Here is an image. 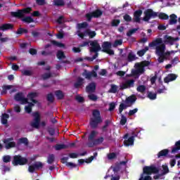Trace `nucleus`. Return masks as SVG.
<instances>
[{
    "label": "nucleus",
    "mask_w": 180,
    "mask_h": 180,
    "mask_svg": "<svg viewBox=\"0 0 180 180\" xmlns=\"http://www.w3.org/2000/svg\"><path fill=\"white\" fill-rule=\"evenodd\" d=\"M179 37H171L168 34L164 36L163 41L162 38H157L152 42L148 44V46H165V44H170L172 46L175 41H178Z\"/></svg>",
    "instance_id": "nucleus-1"
},
{
    "label": "nucleus",
    "mask_w": 180,
    "mask_h": 180,
    "mask_svg": "<svg viewBox=\"0 0 180 180\" xmlns=\"http://www.w3.org/2000/svg\"><path fill=\"white\" fill-rule=\"evenodd\" d=\"M155 51L157 56H158V61L160 63H164V61L167 60H171L169 57L172 53H175L174 51H166V46H156Z\"/></svg>",
    "instance_id": "nucleus-2"
},
{
    "label": "nucleus",
    "mask_w": 180,
    "mask_h": 180,
    "mask_svg": "<svg viewBox=\"0 0 180 180\" xmlns=\"http://www.w3.org/2000/svg\"><path fill=\"white\" fill-rule=\"evenodd\" d=\"M151 63L148 60H143L141 63H136L135 64V70L132 71V75L135 79H139L141 74L146 72V67H148Z\"/></svg>",
    "instance_id": "nucleus-3"
},
{
    "label": "nucleus",
    "mask_w": 180,
    "mask_h": 180,
    "mask_svg": "<svg viewBox=\"0 0 180 180\" xmlns=\"http://www.w3.org/2000/svg\"><path fill=\"white\" fill-rule=\"evenodd\" d=\"M93 117L91 119V129H97L98 126L103 122L102 117L101 116V111L96 109L92 112Z\"/></svg>",
    "instance_id": "nucleus-4"
},
{
    "label": "nucleus",
    "mask_w": 180,
    "mask_h": 180,
    "mask_svg": "<svg viewBox=\"0 0 180 180\" xmlns=\"http://www.w3.org/2000/svg\"><path fill=\"white\" fill-rule=\"evenodd\" d=\"M28 162L27 158L22 157L20 155H17L13 156L12 164L16 167L18 165H26Z\"/></svg>",
    "instance_id": "nucleus-5"
},
{
    "label": "nucleus",
    "mask_w": 180,
    "mask_h": 180,
    "mask_svg": "<svg viewBox=\"0 0 180 180\" xmlns=\"http://www.w3.org/2000/svg\"><path fill=\"white\" fill-rule=\"evenodd\" d=\"M88 26V23L86 22H82L80 24H77V35L81 37V39H84V37H86L88 36L89 38H91V32L86 31V32H82V29H84V27H86Z\"/></svg>",
    "instance_id": "nucleus-6"
},
{
    "label": "nucleus",
    "mask_w": 180,
    "mask_h": 180,
    "mask_svg": "<svg viewBox=\"0 0 180 180\" xmlns=\"http://www.w3.org/2000/svg\"><path fill=\"white\" fill-rule=\"evenodd\" d=\"M33 116L34 119L30 123V125L32 127V129H37L39 130V129H40V122L41 120L40 113H39V112H34Z\"/></svg>",
    "instance_id": "nucleus-7"
},
{
    "label": "nucleus",
    "mask_w": 180,
    "mask_h": 180,
    "mask_svg": "<svg viewBox=\"0 0 180 180\" xmlns=\"http://www.w3.org/2000/svg\"><path fill=\"white\" fill-rule=\"evenodd\" d=\"M144 18L143 20L144 22H148L150 19H154L155 18H157L158 16V13L155 12L151 8H148L146 11H144Z\"/></svg>",
    "instance_id": "nucleus-8"
},
{
    "label": "nucleus",
    "mask_w": 180,
    "mask_h": 180,
    "mask_svg": "<svg viewBox=\"0 0 180 180\" xmlns=\"http://www.w3.org/2000/svg\"><path fill=\"white\" fill-rule=\"evenodd\" d=\"M143 172L146 175H151V174H158L160 170L155 166H145Z\"/></svg>",
    "instance_id": "nucleus-9"
},
{
    "label": "nucleus",
    "mask_w": 180,
    "mask_h": 180,
    "mask_svg": "<svg viewBox=\"0 0 180 180\" xmlns=\"http://www.w3.org/2000/svg\"><path fill=\"white\" fill-rule=\"evenodd\" d=\"M32 11V8H24L22 10H20L17 12H13L11 13V15L13 16H15V18H23L25 15L30 13Z\"/></svg>",
    "instance_id": "nucleus-10"
},
{
    "label": "nucleus",
    "mask_w": 180,
    "mask_h": 180,
    "mask_svg": "<svg viewBox=\"0 0 180 180\" xmlns=\"http://www.w3.org/2000/svg\"><path fill=\"white\" fill-rule=\"evenodd\" d=\"M14 99L17 102H20L22 105H26V103H28L27 98H25L23 93L22 92L17 93L14 96Z\"/></svg>",
    "instance_id": "nucleus-11"
},
{
    "label": "nucleus",
    "mask_w": 180,
    "mask_h": 180,
    "mask_svg": "<svg viewBox=\"0 0 180 180\" xmlns=\"http://www.w3.org/2000/svg\"><path fill=\"white\" fill-rule=\"evenodd\" d=\"M4 143L6 144V150L16 147V142L13 141V138L12 137L4 139Z\"/></svg>",
    "instance_id": "nucleus-12"
},
{
    "label": "nucleus",
    "mask_w": 180,
    "mask_h": 180,
    "mask_svg": "<svg viewBox=\"0 0 180 180\" xmlns=\"http://www.w3.org/2000/svg\"><path fill=\"white\" fill-rule=\"evenodd\" d=\"M134 79H128L122 83V85H120V89H129V88L134 87Z\"/></svg>",
    "instance_id": "nucleus-13"
},
{
    "label": "nucleus",
    "mask_w": 180,
    "mask_h": 180,
    "mask_svg": "<svg viewBox=\"0 0 180 180\" xmlns=\"http://www.w3.org/2000/svg\"><path fill=\"white\" fill-rule=\"evenodd\" d=\"M43 168V163L41 162H35L34 164L30 165L28 167L29 172L33 173L36 169Z\"/></svg>",
    "instance_id": "nucleus-14"
},
{
    "label": "nucleus",
    "mask_w": 180,
    "mask_h": 180,
    "mask_svg": "<svg viewBox=\"0 0 180 180\" xmlns=\"http://www.w3.org/2000/svg\"><path fill=\"white\" fill-rule=\"evenodd\" d=\"M141 15H143L142 10H136L134 13V18L132 19L133 22L136 23H140L141 22Z\"/></svg>",
    "instance_id": "nucleus-15"
},
{
    "label": "nucleus",
    "mask_w": 180,
    "mask_h": 180,
    "mask_svg": "<svg viewBox=\"0 0 180 180\" xmlns=\"http://www.w3.org/2000/svg\"><path fill=\"white\" fill-rule=\"evenodd\" d=\"M37 96H39V94L36 92H30L28 93L26 99H27V101H31L32 103H37V100L34 99L35 98H37Z\"/></svg>",
    "instance_id": "nucleus-16"
},
{
    "label": "nucleus",
    "mask_w": 180,
    "mask_h": 180,
    "mask_svg": "<svg viewBox=\"0 0 180 180\" xmlns=\"http://www.w3.org/2000/svg\"><path fill=\"white\" fill-rule=\"evenodd\" d=\"M176 78H178V75H176L174 73H170L166 77L164 78V82L165 84H168L169 82L175 81V79H176Z\"/></svg>",
    "instance_id": "nucleus-17"
},
{
    "label": "nucleus",
    "mask_w": 180,
    "mask_h": 180,
    "mask_svg": "<svg viewBox=\"0 0 180 180\" xmlns=\"http://www.w3.org/2000/svg\"><path fill=\"white\" fill-rule=\"evenodd\" d=\"M136 101H137V97L135 95H131L125 99V104L131 105H131L135 103Z\"/></svg>",
    "instance_id": "nucleus-18"
},
{
    "label": "nucleus",
    "mask_w": 180,
    "mask_h": 180,
    "mask_svg": "<svg viewBox=\"0 0 180 180\" xmlns=\"http://www.w3.org/2000/svg\"><path fill=\"white\" fill-rule=\"evenodd\" d=\"M103 51L109 54V56H113L115 54V51L112 50V46H103Z\"/></svg>",
    "instance_id": "nucleus-19"
},
{
    "label": "nucleus",
    "mask_w": 180,
    "mask_h": 180,
    "mask_svg": "<svg viewBox=\"0 0 180 180\" xmlns=\"http://www.w3.org/2000/svg\"><path fill=\"white\" fill-rule=\"evenodd\" d=\"M103 15V12L100 9H96V11L91 13V18H101Z\"/></svg>",
    "instance_id": "nucleus-20"
},
{
    "label": "nucleus",
    "mask_w": 180,
    "mask_h": 180,
    "mask_svg": "<svg viewBox=\"0 0 180 180\" xmlns=\"http://www.w3.org/2000/svg\"><path fill=\"white\" fill-rule=\"evenodd\" d=\"M105 139L103 137H100L96 139L91 140V146H98V144H102L104 141Z\"/></svg>",
    "instance_id": "nucleus-21"
},
{
    "label": "nucleus",
    "mask_w": 180,
    "mask_h": 180,
    "mask_svg": "<svg viewBox=\"0 0 180 180\" xmlns=\"http://www.w3.org/2000/svg\"><path fill=\"white\" fill-rule=\"evenodd\" d=\"M84 85V79L81 77H77L76 82L74 84L75 88L78 89L79 86H82Z\"/></svg>",
    "instance_id": "nucleus-22"
},
{
    "label": "nucleus",
    "mask_w": 180,
    "mask_h": 180,
    "mask_svg": "<svg viewBox=\"0 0 180 180\" xmlns=\"http://www.w3.org/2000/svg\"><path fill=\"white\" fill-rule=\"evenodd\" d=\"M180 150V141L175 143L174 146L172 148V154H176Z\"/></svg>",
    "instance_id": "nucleus-23"
},
{
    "label": "nucleus",
    "mask_w": 180,
    "mask_h": 180,
    "mask_svg": "<svg viewBox=\"0 0 180 180\" xmlns=\"http://www.w3.org/2000/svg\"><path fill=\"white\" fill-rule=\"evenodd\" d=\"M124 144L127 147L129 146H134V136H130L127 140L124 141Z\"/></svg>",
    "instance_id": "nucleus-24"
},
{
    "label": "nucleus",
    "mask_w": 180,
    "mask_h": 180,
    "mask_svg": "<svg viewBox=\"0 0 180 180\" xmlns=\"http://www.w3.org/2000/svg\"><path fill=\"white\" fill-rule=\"evenodd\" d=\"M170 20H169V24L170 25H176L178 22V16L175 14H172L169 15Z\"/></svg>",
    "instance_id": "nucleus-25"
},
{
    "label": "nucleus",
    "mask_w": 180,
    "mask_h": 180,
    "mask_svg": "<svg viewBox=\"0 0 180 180\" xmlns=\"http://www.w3.org/2000/svg\"><path fill=\"white\" fill-rule=\"evenodd\" d=\"M82 139H84L85 140H86V139H88V143H87V146L90 148L91 147V132L89 131H86L84 133V134L82 136Z\"/></svg>",
    "instance_id": "nucleus-26"
},
{
    "label": "nucleus",
    "mask_w": 180,
    "mask_h": 180,
    "mask_svg": "<svg viewBox=\"0 0 180 180\" xmlns=\"http://www.w3.org/2000/svg\"><path fill=\"white\" fill-rule=\"evenodd\" d=\"M169 153V150L163 149L158 153V158H161V157H167Z\"/></svg>",
    "instance_id": "nucleus-27"
},
{
    "label": "nucleus",
    "mask_w": 180,
    "mask_h": 180,
    "mask_svg": "<svg viewBox=\"0 0 180 180\" xmlns=\"http://www.w3.org/2000/svg\"><path fill=\"white\" fill-rule=\"evenodd\" d=\"M3 89L1 91V95H6L8 90L12 89L13 88V85H4L3 86Z\"/></svg>",
    "instance_id": "nucleus-28"
},
{
    "label": "nucleus",
    "mask_w": 180,
    "mask_h": 180,
    "mask_svg": "<svg viewBox=\"0 0 180 180\" xmlns=\"http://www.w3.org/2000/svg\"><path fill=\"white\" fill-rule=\"evenodd\" d=\"M8 119H9V115L7 114L6 112H4V114H2L1 118V123L3 124H8Z\"/></svg>",
    "instance_id": "nucleus-29"
},
{
    "label": "nucleus",
    "mask_w": 180,
    "mask_h": 180,
    "mask_svg": "<svg viewBox=\"0 0 180 180\" xmlns=\"http://www.w3.org/2000/svg\"><path fill=\"white\" fill-rule=\"evenodd\" d=\"M147 98L150 101H155L157 99V93H153L152 91L147 92Z\"/></svg>",
    "instance_id": "nucleus-30"
},
{
    "label": "nucleus",
    "mask_w": 180,
    "mask_h": 180,
    "mask_svg": "<svg viewBox=\"0 0 180 180\" xmlns=\"http://www.w3.org/2000/svg\"><path fill=\"white\" fill-rule=\"evenodd\" d=\"M55 95L59 101H61V99H64V93H63V91L61 90H57L55 91Z\"/></svg>",
    "instance_id": "nucleus-31"
},
{
    "label": "nucleus",
    "mask_w": 180,
    "mask_h": 180,
    "mask_svg": "<svg viewBox=\"0 0 180 180\" xmlns=\"http://www.w3.org/2000/svg\"><path fill=\"white\" fill-rule=\"evenodd\" d=\"M54 148L56 151H60V150H65V148H68V146L65 144H56L54 146Z\"/></svg>",
    "instance_id": "nucleus-32"
},
{
    "label": "nucleus",
    "mask_w": 180,
    "mask_h": 180,
    "mask_svg": "<svg viewBox=\"0 0 180 180\" xmlns=\"http://www.w3.org/2000/svg\"><path fill=\"white\" fill-rule=\"evenodd\" d=\"M54 161H56V155H54V154L49 155L47 158V163L51 165Z\"/></svg>",
    "instance_id": "nucleus-33"
},
{
    "label": "nucleus",
    "mask_w": 180,
    "mask_h": 180,
    "mask_svg": "<svg viewBox=\"0 0 180 180\" xmlns=\"http://www.w3.org/2000/svg\"><path fill=\"white\" fill-rule=\"evenodd\" d=\"M131 105H127L122 103L119 106V113H122L124 109H127V108H130Z\"/></svg>",
    "instance_id": "nucleus-34"
},
{
    "label": "nucleus",
    "mask_w": 180,
    "mask_h": 180,
    "mask_svg": "<svg viewBox=\"0 0 180 180\" xmlns=\"http://www.w3.org/2000/svg\"><path fill=\"white\" fill-rule=\"evenodd\" d=\"M158 18L162 20H168V19H169V16L167 15L165 13H160L158 14Z\"/></svg>",
    "instance_id": "nucleus-35"
},
{
    "label": "nucleus",
    "mask_w": 180,
    "mask_h": 180,
    "mask_svg": "<svg viewBox=\"0 0 180 180\" xmlns=\"http://www.w3.org/2000/svg\"><path fill=\"white\" fill-rule=\"evenodd\" d=\"M147 51H148V46H146L143 49L138 51L137 54L139 56V57H143V56H144Z\"/></svg>",
    "instance_id": "nucleus-36"
},
{
    "label": "nucleus",
    "mask_w": 180,
    "mask_h": 180,
    "mask_svg": "<svg viewBox=\"0 0 180 180\" xmlns=\"http://www.w3.org/2000/svg\"><path fill=\"white\" fill-rule=\"evenodd\" d=\"M56 57L58 60H63V58H65V54L63 51H58Z\"/></svg>",
    "instance_id": "nucleus-37"
},
{
    "label": "nucleus",
    "mask_w": 180,
    "mask_h": 180,
    "mask_svg": "<svg viewBox=\"0 0 180 180\" xmlns=\"http://www.w3.org/2000/svg\"><path fill=\"white\" fill-rule=\"evenodd\" d=\"M101 46H91V54H94V53H98L99 50H101Z\"/></svg>",
    "instance_id": "nucleus-38"
},
{
    "label": "nucleus",
    "mask_w": 180,
    "mask_h": 180,
    "mask_svg": "<svg viewBox=\"0 0 180 180\" xmlns=\"http://www.w3.org/2000/svg\"><path fill=\"white\" fill-rule=\"evenodd\" d=\"M119 87L115 84H111V88L109 90L110 94H116Z\"/></svg>",
    "instance_id": "nucleus-39"
},
{
    "label": "nucleus",
    "mask_w": 180,
    "mask_h": 180,
    "mask_svg": "<svg viewBox=\"0 0 180 180\" xmlns=\"http://www.w3.org/2000/svg\"><path fill=\"white\" fill-rule=\"evenodd\" d=\"M18 144H25V146H27V144H29V140H27V138H20L18 139Z\"/></svg>",
    "instance_id": "nucleus-40"
},
{
    "label": "nucleus",
    "mask_w": 180,
    "mask_h": 180,
    "mask_svg": "<svg viewBox=\"0 0 180 180\" xmlns=\"http://www.w3.org/2000/svg\"><path fill=\"white\" fill-rule=\"evenodd\" d=\"M146 86L145 85H139L136 88L137 92H141V94H144L146 92Z\"/></svg>",
    "instance_id": "nucleus-41"
},
{
    "label": "nucleus",
    "mask_w": 180,
    "mask_h": 180,
    "mask_svg": "<svg viewBox=\"0 0 180 180\" xmlns=\"http://www.w3.org/2000/svg\"><path fill=\"white\" fill-rule=\"evenodd\" d=\"M12 25L11 24H4L0 27L1 30H9V29H12Z\"/></svg>",
    "instance_id": "nucleus-42"
},
{
    "label": "nucleus",
    "mask_w": 180,
    "mask_h": 180,
    "mask_svg": "<svg viewBox=\"0 0 180 180\" xmlns=\"http://www.w3.org/2000/svg\"><path fill=\"white\" fill-rule=\"evenodd\" d=\"M82 77H84L86 79H91V72L84 70V72L82 74Z\"/></svg>",
    "instance_id": "nucleus-43"
},
{
    "label": "nucleus",
    "mask_w": 180,
    "mask_h": 180,
    "mask_svg": "<svg viewBox=\"0 0 180 180\" xmlns=\"http://www.w3.org/2000/svg\"><path fill=\"white\" fill-rule=\"evenodd\" d=\"M46 99L48 102L53 103V102H54V95H53L52 93L49 94L46 96Z\"/></svg>",
    "instance_id": "nucleus-44"
},
{
    "label": "nucleus",
    "mask_w": 180,
    "mask_h": 180,
    "mask_svg": "<svg viewBox=\"0 0 180 180\" xmlns=\"http://www.w3.org/2000/svg\"><path fill=\"white\" fill-rule=\"evenodd\" d=\"M136 60V55L133 54L132 53H129L128 54L127 60L129 62L134 61Z\"/></svg>",
    "instance_id": "nucleus-45"
},
{
    "label": "nucleus",
    "mask_w": 180,
    "mask_h": 180,
    "mask_svg": "<svg viewBox=\"0 0 180 180\" xmlns=\"http://www.w3.org/2000/svg\"><path fill=\"white\" fill-rule=\"evenodd\" d=\"M126 123H127V118L124 115H121L120 124L124 126Z\"/></svg>",
    "instance_id": "nucleus-46"
},
{
    "label": "nucleus",
    "mask_w": 180,
    "mask_h": 180,
    "mask_svg": "<svg viewBox=\"0 0 180 180\" xmlns=\"http://www.w3.org/2000/svg\"><path fill=\"white\" fill-rule=\"evenodd\" d=\"M98 100L99 97L96 94L91 93V101H92V102H97Z\"/></svg>",
    "instance_id": "nucleus-47"
},
{
    "label": "nucleus",
    "mask_w": 180,
    "mask_h": 180,
    "mask_svg": "<svg viewBox=\"0 0 180 180\" xmlns=\"http://www.w3.org/2000/svg\"><path fill=\"white\" fill-rule=\"evenodd\" d=\"M123 19L124 20H125V22H131V20H133V18H131V16H130V15L129 14H125L123 16Z\"/></svg>",
    "instance_id": "nucleus-48"
},
{
    "label": "nucleus",
    "mask_w": 180,
    "mask_h": 180,
    "mask_svg": "<svg viewBox=\"0 0 180 180\" xmlns=\"http://www.w3.org/2000/svg\"><path fill=\"white\" fill-rule=\"evenodd\" d=\"M53 4H54V5H56V6H63V5H64V1L63 0H54Z\"/></svg>",
    "instance_id": "nucleus-49"
},
{
    "label": "nucleus",
    "mask_w": 180,
    "mask_h": 180,
    "mask_svg": "<svg viewBox=\"0 0 180 180\" xmlns=\"http://www.w3.org/2000/svg\"><path fill=\"white\" fill-rule=\"evenodd\" d=\"M137 30H139V28H134V29L130 30L127 33V36H128V37H130V36H131L132 34H134V33H136L137 32Z\"/></svg>",
    "instance_id": "nucleus-50"
},
{
    "label": "nucleus",
    "mask_w": 180,
    "mask_h": 180,
    "mask_svg": "<svg viewBox=\"0 0 180 180\" xmlns=\"http://www.w3.org/2000/svg\"><path fill=\"white\" fill-rule=\"evenodd\" d=\"M22 22H26V23H32L34 22V20L32 17H25L22 18Z\"/></svg>",
    "instance_id": "nucleus-51"
},
{
    "label": "nucleus",
    "mask_w": 180,
    "mask_h": 180,
    "mask_svg": "<svg viewBox=\"0 0 180 180\" xmlns=\"http://www.w3.org/2000/svg\"><path fill=\"white\" fill-rule=\"evenodd\" d=\"M162 175H166L169 172V168H168L167 165H162Z\"/></svg>",
    "instance_id": "nucleus-52"
},
{
    "label": "nucleus",
    "mask_w": 180,
    "mask_h": 180,
    "mask_svg": "<svg viewBox=\"0 0 180 180\" xmlns=\"http://www.w3.org/2000/svg\"><path fill=\"white\" fill-rule=\"evenodd\" d=\"M42 79L46 81V79H49V78H51V73H44L41 75Z\"/></svg>",
    "instance_id": "nucleus-53"
},
{
    "label": "nucleus",
    "mask_w": 180,
    "mask_h": 180,
    "mask_svg": "<svg viewBox=\"0 0 180 180\" xmlns=\"http://www.w3.org/2000/svg\"><path fill=\"white\" fill-rule=\"evenodd\" d=\"M109 109H108V110L110 111V112H112V111H113V110H115V108H116V103H115V102H112V103H110V104H109Z\"/></svg>",
    "instance_id": "nucleus-54"
},
{
    "label": "nucleus",
    "mask_w": 180,
    "mask_h": 180,
    "mask_svg": "<svg viewBox=\"0 0 180 180\" xmlns=\"http://www.w3.org/2000/svg\"><path fill=\"white\" fill-rule=\"evenodd\" d=\"M117 158V155L115 153H110L108 155V160H115V158Z\"/></svg>",
    "instance_id": "nucleus-55"
},
{
    "label": "nucleus",
    "mask_w": 180,
    "mask_h": 180,
    "mask_svg": "<svg viewBox=\"0 0 180 180\" xmlns=\"http://www.w3.org/2000/svg\"><path fill=\"white\" fill-rule=\"evenodd\" d=\"M96 91V84L95 82L91 83V94H94Z\"/></svg>",
    "instance_id": "nucleus-56"
},
{
    "label": "nucleus",
    "mask_w": 180,
    "mask_h": 180,
    "mask_svg": "<svg viewBox=\"0 0 180 180\" xmlns=\"http://www.w3.org/2000/svg\"><path fill=\"white\" fill-rule=\"evenodd\" d=\"M86 91L88 92V98L91 100V83H89L87 86L86 87Z\"/></svg>",
    "instance_id": "nucleus-57"
},
{
    "label": "nucleus",
    "mask_w": 180,
    "mask_h": 180,
    "mask_svg": "<svg viewBox=\"0 0 180 180\" xmlns=\"http://www.w3.org/2000/svg\"><path fill=\"white\" fill-rule=\"evenodd\" d=\"M22 75H25V77H30L32 75V71L25 70L22 71Z\"/></svg>",
    "instance_id": "nucleus-58"
},
{
    "label": "nucleus",
    "mask_w": 180,
    "mask_h": 180,
    "mask_svg": "<svg viewBox=\"0 0 180 180\" xmlns=\"http://www.w3.org/2000/svg\"><path fill=\"white\" fill-rule=\"evenodd\" d=\"M123 44V39H116L113 46H122Z\"/></svg>",
    "instance_id": "nucleus-59"
},
{
    "label": "nucleus",
    "mask_w": 180,
    "mask_h": 180,
    "mask_svg": "<svg viewBox=\"0 0 180 180\" xmlns=\"http://www.w3.org/2000/svg\"><path fill=\"white\" fill-rule=\"evenodd\" d=\"M3 161H4V162H6V163L11 162V156L4 155L3 157Z\"/></svg>",
    "instance_id": "nucleus-60"
},
{
    "label": "nucleus",
    "mask_w": 180,
    "mask_h": 180,
    "mask_svg": "<svg viewBox=\"0 0 180 180\" xmlns=\"http://www.w3.org/2000/svg\"><path fill=\"white\" fill-rule=\"evenodd\" d=\"M139 112V109L134 108V110H130L128 115L129 116H133L135 113H137Z\"/></svg>",
    "instance_id": "nucleus-61"
},
{
    "label": "nucleus",
    "mask_w": 180,
    "mask_h": 180,
    "mask_svg": "<svg viewBox=\"0 0 180 180\" xmlns=\"http://www.w3.org/2000/svg\"><path fill=\"white\" fill-rule=\"evenodd\" d=\"M41 53L42 56H51V54H53V51H42Z\"/></svg>",
    "instance_id": "nucleus-62"
},
{
    "label": "nucleus",
    "mask_w": 180,
    "mask_h": 180,
    "mask_svg": "<svg viewBox=\"0 0 180 180\" xmlns=\"http://www.w3.org/2000/svg\"><path fill=\"white\" fill-rule=\"evenodd\" d=\"M120 24V20H113L112 22V26H119Z\"/></svg>",
    "instance_id": "nucleus-63"
},
{
    "label": "nucleus",
    "mask_w": 180,
    "mask_h": 180,
    "mask_svg": "<svg viewBox=\"0 0 180 180\" xmlns=\"http://www.w3.org/2000/svg\"><path fill=\"white\" fill-rule=\"evenodd\" d=\"M75 100L79 102V103H82L84 102V97L81 96H77Z\"/></svg>",
    "instance_id": "nucleus-64"
}]
</instances>
